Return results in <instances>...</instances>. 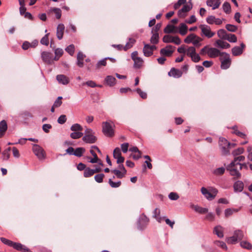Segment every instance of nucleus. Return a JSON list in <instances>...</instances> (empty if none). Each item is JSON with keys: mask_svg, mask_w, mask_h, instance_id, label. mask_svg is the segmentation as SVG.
<instances>
[{"mask_svg": "<svg viewBox=\"0 0 252 252\" xmlns=\"http://www.w3.org/2000/svg\"><path fill=\"white\" fill-rule=\"evenodd\" d=\"M225 28L227 31L231 32H235L238 29L237 26L231 24H226Z\"/></svg>", "mask_w": 252, "mask_h": 252, "instance_id": "nucleus-52", "label": "nucleus"}, {"mask_svg": "<svg viewBox=\"0 0 252 252\" xmlns=\"http://www.w3.org/2000/svg\"><path fill=\"white\" fill-rule=\"evenodd\" d=\"M152 35L150 39V42L152 44H157L159 41V34L158 33L152 32Z\"/></svg>", "mask_w": 252, "mask_h": 252, "instance_id": "nucleus-34", "label": "nucleus"}, {"mask_svg": "<svg viewBox=\"0 0 252 252\" xmlns=\"http://www.w3.org/2000/svg\"><path fill=\"white\" fill-rule=\"evenodd\" d=\"M222 52L216 48L209 47V46L206 45L202 48L200 52V54L204 55L206 54L211 58H216L219 56L220 57Z\"/></svg>", "mask_w": 252, "mask_h": 252, "instance_id": "nucleus-2", "label": "nucleus"}, {"mask_svg": "<svg viewBox=\"0 0 252 252\" xmlns=\"http://www.w3.org/2000/svg\"><path fill=\"white\" fill-rule=\"evenodd\" d=\"M175 48V47H173L172 45H167L165 48H162L160 50V53L162 55L170 57L172 55Z\"/></svg>", "mask_w": 252, "mask_h": 252, "instance_id": "nucleus-13", "label": "nucleus"}, {"mask_svg": "<svg viewBox=\"0 0 252 252\" xmlns=\"http://www.w3.org/2000/svg\"><path fill=\"white\" fill-rule=\"evenodd\" d=\"M94 174V172L93 171V169H92L89 167H87L84 172V176L85 178H88L91 177Z\"/></svg>", "mask_w": 252, "mask_h": 252, "instance_id": "nucleus-42", "label": "nucleus"}, {"mask_svg": "<svg viewBox=\"0 0 252 252\" xmlns=\"http://www.w3.org/2000/svg\"><path fill=\"white\" fill-rule=\"evenodd\" d=\"M49 33L45 34L41 39L40 43L43 44L47 46L49 44L48 35Z\"/></svg>", "mask_w": 252, "mask_h": 252, "instance_id": "nucleus-61", "label": "nucleus"}, {"mask_svg": "<svg viewBox=\"0 0 252 252\" xmlns=\"http://www.w3.org/2000/svg\"><path fill=\"white\" fill-rule=\"evenodd\" d=\"M231 128L233 130V131L232 132L233 133L236 134L238 136H239V137H241L242 138H243L244 139H247V135H246V134H245L243 132H240L238 129L237 126H232L231 127Z\"/></svg>", "mask_w": 252, "mask_h": 252, "instance_id": "nucleus-27", "label": "nucleus"}, {"mask_svg": "<svg viewBox=\"0 0 252 252\" xmlns=\"http://www.w3.org/2000/svg\"><path fill=\"white\" fill-rule=\"evenodd\" d=\"M244 183L241 181H237L234 183L233 188L235 191L241 192L244 189Z\"/></svg>", "mask_w": 252, "mask_h": 252, "instance_id": "nucleus-25", "label": "nucleus"}, {"mask_svg": "<svg viewBox=\"0 0 252 252\" xmlns=\"http://www.w3.org/2000/svg\"><path fill=\"white\" fill-rule=\"evenodd\" d=\"M74 50H75L74 46L73 44H71V45H69L65 48V51L67 53H68V54L69 55H70L71 56H72L73 55V54L74 53Z\"/></svg>", "mask_w": 252, "mask_h": 252, "instance_id": "nucleus-58", "label": "nucleus"}, {"mask_svg": "<svg viewBox=\"0 0 252 252\" xmlns=\"http://www.w3.org/2000/svg\"><path fill=\"white\" fill-rule=\"evenodd\" d=\"M168 197L171 200H177L179 199V196L176 192H171L169 194Z\"/></svg>", "mask_w": 252, "mask_h": 252, "instance_id": "nucleus-62", "label": "nucleus"}, {"mask_svg": "<svg viewBox=\"0 0 252 252\" xmlns=\"http://www.w3.org/2000/svg\"><path fill=\"white\" fill-rule=\"evenodd\" d=\"M104 177V174L101 173L95 175L94 178L96 182L101 183L103 182Z\"/></svg>", "mask_w": 252, "mask_h": 252, "instance_id": "nucleus-51", "label": "nucleus"}, {"mask_svg": "<svg viewBox=\"0 0 252 252\" xmlns=\"http://www.w3.org/2000/svg\"><path fill=\"white\" fill-rule=\"evenodd\" d=\"M201 193L209 200H212L217 195L218 190L214 188H210L209 190L204 187L201 189Z\"/></svg>", "mask_w": 252, "mask_h": 252, "instance_id": "nucleus-6", "label": "nucleus"}, {"mask_svg": "<svg viewBox=\"0 0 252 252\" xmlns=\"http://www.w3.org/2000/svg\"><path fill=\"white\" fill-rule=\"evenodd\" d=\"M41 58L44 62L47 64L53 63V55L51 53L44 51L41 53Z\"/></svg>", "mask_w": 252, "mask_h": 252, "instance_id": "nucleus-12", "label": "nucleus"}, {"mask_svg": "<svg viewBox=\"0 0 252 252\" xmlns=\"http://www.w3.org/2000/svg\"><path fill=\"white\" fill-rule=\"evenodd\" d=\"M224 171L225 168L223 167H221L216 169L214 171V173L216 175H221L224 173Z\"/></svg>", "mask_w": 252, "mask_h": 252, "instance_id": "nucleus-59", "label": "nucleus"}, {"mask_svg": "<svg viewBox=\"0 0 252 252\" xmlns=\"http://www.w3.org/2000/svg\"><path fill=\"white\" fill-rule=\"evenodd\" d=\"M84 136L82 137V140L89 144H93L97 141V137L94 135V132L91 128H87L84 132Z\"/></svg>", "mask_w": 252, "mask_h": 252, "instance_id": "nucleus-4", "label": "nucleus"}, {"mask_svg": "<svg viewBox=\"0 0 252 252\" xmlns=\"http://www.w3.org/2000/svg\"><path fill=\"white\" fill-rule=\"evenodd\" d=\"M222 9L226 13L229 14L231 11V6L229 2H225L222 5Z\"/></svg>", "mask_w": 252, "mask_h": 252, "instance_id": "nucleus-46", "label": "nucleus"}, {"mask_svg": "<svg viewBox=\"0 0 252 252\" xmlns=\"http://www.w3.org/2000/svg\"><path fill=\"white\" fill-rule=\"evenodd\" d=\"M245 159V157L244 156H236L233 160L226 166V170L229 172L230 175L233 177L234 180L241 178V174L238 169V166L241 164L240 162L243 161Z\"/></svg>", "mask_w": 252, "mask_h": 252, "instance_id": "nucleus-1", "label": "nucleus"}, {"mask_svg": "<svg viewBox=\"0 0 252 252\" xmlns=\"http://www.w3.org/2000/svg\"><path fill=\"white\" fill-rule=\"evenodd\" d=\"M116 78L111 75H108L105 78L104 81L106 84L110 87H112L116 84Z\"/></svg>", "mask_w": 252, "mask_h": 252, "instance_id": "nucleus-23", "label": "nucleus"}, {"mask_svg": "<svg viewBox=\"0 0 252 252\" xmlns=\"http://www.w3.org/2000/svg\"><path fill=\"white\" fill-rule=\"evenodd\" d=\"M52 11L54 12L56 15V18L57 19H59L61 18L62 16V11L59 8H53L52 9Z\"/></svg>", "mask_w": 252, "mask_h": 252, "instance_id": "nucleus-55", "label": "nucleus"}, {"mask_svg": "<svg viewBox=\"0 0 252 252\" xmlns=\"http://www.w3.org/2000/svg\"><path fill=\"white\" fill-rule=\"evenodd\" d=\"M136 40L134 38H129L128 41L126 43V45L124 47V50L127 51L128 49L131 48L135 43Z\"/></svg>", "mask_w": 252, "mask_h": 252, "instance_id": "nucleus-30", "label": "nucleus"}, {"mask_svg": "<svg viewBox=\"0 0 252 252\" xmlns=\"http://www.w3.org/2000/svg\"><path fill=\"white\" fill-rule=\"evenodd\" d=\"M162 40L164 43H174L176 45H179L181 43V39L178 36L165 35L163 36Z\"/></svg>", "mask_w": 252, "mask_h": 252, "instance_id": "nucleus-10", "label": "nucleus"}, {"mask_svg": "<svg viewBox=\"0 0 252 252\" xmlns=\"http://www.w3.org/2000/svg\"><path fill=\"white\" fill-rule=\"evenodd\" d=\"M11 150L10 147H8L5 150H4L2 153V158L3 160H7L10 157V152Z\"/></svg>", "mask_w": 252, "mask_h": 252, "instance_id": "nucleus-36", "label": "nucleus"}, {"mask_svg": "<svg viewBox=\"0 0 252 252\" xmlns=\"http://www.w3.org/2000/svg\"><path fill=\"white\" fill-rule=\"evenodd\" d=\"M195 48L193 46L189 47L187 50H186V54L189 57L192 56L194 54H195Z\"/></svg>", "mask_w": 252, "mask_h": 252, "instance_id": "nucleus-50", "label": "nucleus"}, {"mask_svg": "<svg viewBox=\"0 0 252 252\" xmlns=\"http://www.w3.org/2000/svg\"><path fill=\"white\" fill-rule=\"evenodd\" d=\"M70 129L73 131H81L83 130V127L80 125L75 124L72 125Z\"/></svg>", "mask_w": 252, "mask_h": 252, "instance_id": "nucleus-47", "label": "nucleus"}, {"mask_svg": "<svg viewBox=\"0 0 252 252\" xmlns=\"http://www.w3.org/2000/svg\"><path fill=\"white\" fill-rule=\"evenodd\" d=\"M215 45L221 49H227L230 47L228 43L220 39L216 41Z\"/></svg>", "mask_w": 252, "mask_h": 252, "instance_id": "nucleus-21", "label": "nucleus"}, {"mask_svg": "<svg viewBox=\"0 0 252 252\" xmlns=\"http://www.w3.org/2000/svg\"><path fill=\"white\" fill-rule=\"evenodd\" d=\"M85 152V149L83 147L77 148L74 150V155L77 157H81Z\"/></svg>", "mask_w": 252, "mask_h": 252, "instance_id": "nucleus-35", "label": "nucleus"}, {"mask_svg": "<svg viewBox=\"0 0 252 252\" xmlns=\"http://www.w3.org/2000/svg\"><path fill=\"white\" fill-rule=\"evenodd\" d=\"M176 28V27L171 25H168L166 26V27L164 29V32L166 33H170L174 32V30Z\"/></svg>", "mask_w": 252, "mask_h": 252, "instance_id": "nucleus-45", "label": "nucleus"}, {"mask_svg": "<svg viewBox=\"0 0 252 252\" xmlns=\"http://www.w3.org/2000/svg\"><path fill=\"white\" fill-rule=\"evenodd\" d=\"M144 46L143 47V52L144 56L146 57L151 56L153 54L151 48V45L149 44H146L144 42Z\"/></svg>", "mask_w": 252, "mask_h": 252, "instance_id": "nucleus-22", "label": "nucleus"}, {"mask_svg": "<svg viewBox=\"0 0 252 252\" xmlns=\"http://www.w3.org/2000/svg\"><path fill=\"white\" fill-rule=\"evenodd\" d=\"M108 183L110 187L113 188H117L119 187L121 185V182L118 181L117 182H114L112 181L111 179H109L108 180Z\"/></svg>", "mask_w": 252, "mask_h": 252, "instance_id": "nucleus-48", "label": "nucleus"}, {"mask_svg": "<svg viewBox=\"0 0 252 252\" xmlns=\"http://www.w3.org/2000/svg\"><path fill=\"white\" fill-rule=\"evenodd\" d=\"M64 30V25L63 24H59L57 28V36L58 39L61 40L63 38Z\"/></svg>", "mask_w": 252, "mask_h": 252, "instance_id": "nucleus-20", "label": "nucleus"}, {"mask_svg": "<svg viewBox=\"0 0 252 252\" xmlns=\"http://www.w3.org/2000/svg\"><path fill=\"white\" fill-rule=\"evenodd\" d=\"M134 61V65L133 66L136 68H140L143 64V61L141 58H138L137 59H135Z\"/></svg>", "mask_w": 252, "mask_h": 252, "instance_id": "nucleus-38", "label": "nucleus"}, {"mask_svg": "<svg viewBox=\"0 0 252 252\" xmlns=\"http://www.w3.org/2000/svg\"><path fill=\"white\" fill-rule=\"evenodd\" d=\"M233 235L238 240H242L244 236L243 231L240 230L235 231Z\"/></svg>", "mask_w": 252, "mask_h": 252, "instance_id": "nucleus-49", "label": "nucleus"}, {"mask_svg": "<svg viewBox=\"0 0 252 252\" xmlns=\"http://www.w3.org/2000/svg\"><path fill=\"white\" fill-rule=\"evenodd\" d=\"M199 28L201 30L202 33L209 38L212 37L215 34L214 32L211 31L210 27L208 25H200Z\"/></svg>", "mask_w": 252, "mask_h": 252, "instance_id": "nucleus-11", "label": "nucleus"}, {"mask_svg": "<svg viewBox=\"0 0 252 252\" xmlns=\"http://www.w3.org/2000/svg\"><path fill=\"white\" fill-rule=\"evenodd\" d=\"M193 208L194 211L200 214H204L208 212V209L206 208H203L197 205L194 206Z\"/></svg>", "mask_w": 252, "mask_h": 252, "instance_id": "nucleus-32", "label": "nucleus"}, {"mask_svg": "<svg viewBox=\"0 0 252 252\" xmlns=\"http://www.w3.org/2000/svg\"><path fill=\"white\" fill-rule=\"evenodd\" d=\"M183 72L181 70L173 67L168 72V75L173 76L174 78H178L182 76Z\"/></svg>", "mask_w": 252, "mask_h": 252, "instance_id": "nucleus-17", "label": "nucleus"}, {"mask_svg": "<svg viewBox=\"0 0 252 252\" xmlns=\"http://www.w3.org/2000/svg\"><path fill=\"white\" fill-rule=\"evenodd\" d=\"M25 247H26V246L22 245V244L19 243H16V242H14V244H13V245L12 247V248H14V249H15L17 251H21V252L24 251Z\"/></svg>", "mask_w": 252, "mask_h": 252, "instance_id": "nucleus-39", "label": "nucleus"}, {"mask_svg": "<svg viewBox=\"0 0 252 252\" xmlns=\"http://www.w3.org/2000/svg\"><path fill=\"white\" fill-rule=\"evenodd\" d=\"M215 244L217 246L220 247V248H221V249H222L223 250H227V246L224 242L220 241H216L215 242Z\"/></svg>", "mask_w": 252, "mask_h": 252, "instance_id": "nucleus-56", "label": "nucleus"}, {"mask_svg": "<svg viewBox=\"0 0 252 252\" xmlns=\"http://www.w3.org/2000/svg\"><path fill=\"white\" fill-rule=\"evenodd\" d=\"M56 79L60 84H62L64 85L68 84L69 82L68 77L63 74L57 75Z\"/></svg>", "mask_w": 252, "mask_h": 252, "instance_id": "nucleus-18", "label": "nucleus"}, {"mask_svg": "<svg viewBox=\"0 0 252 252\" xmlns=\"http://www.w3.org/2000/svg\"><path fill=\"white\" fill-rule=\"evenodd\" d=\"M114 127L112 122H104L102 123V131L106 136L112 137L114 136Z\"/></svg>", "mask_w": 252, "mask_h": 252, "instance_id": "nucleus-3", "label": "nucleus"}, {"mask_svg": "<svg viewBox=\"0 0 252 252\" xmlns=\"http://www.w3.org/2000/svg\"><path fill=\"white\" fill-rule=\"evenodd\" d=\"M225 40H227L230 42L235 43L237 42V38L234 34L228 33Z\"/></svg>", "mask_w": 252, "mask_h": 252, "instance_id": "nucleus-43", "label": "nucleus"}, {"mask_svg": "<svg viewBox=\"0 0 252 252\" xmlns=\"http://www.w3.org/2000/svg\"><path fill=\"white\" fill-rule=\"evenodd\" d=\"M214 233L219 238H222L223 237L222 227L220 225L217 226L214 228Z\"/></svg>", "mask_w": 252, "mask_h": 252, "instance_id": "nucleus-31", "label": "nucleus"}, {"mask_svg": "<svg viewBox=\"0 0 252 252\" xmlns=\"http://www.w3.org/2000/svg\"><path fill=\"white\" fill-rule=\"evenodd\" d=\"M149 222V218L144 214L140 215L137 221V228L139 230L145 229Z\"/></svg>", "mask_w": 252, "mask_h": 252, "instance_id": "nucleus-8", "label": "nucleus"}, {"mask_svg": "<svg viewBox=\"0 0 252 252\" xmlns=\"http://www.w3.org/2000/svg\"><path fill=\"white\" fill-rule=\"evenodd\" d=\"M19 4L20 5L19 10L21 15H24L26 12V8L25 7V0H19Z\"/></svg>", "mask_w": 252, "mask_h": 252, "instance_id": "nucleus-37", "label": "nucleus"}, {"mask_svg": "<svg viewBox=\"0 0 252 252\" xmlns=\"http://www.w3.org/2000/svg\"><path fill=\"white\" fill-rule=\"evenodd\" d=\"M240 245L242 248L248 250H251L252 248V245L247 241H243L241 242Z\"/></svg>", "mask_w": 252, "mask_h": 252, "instance_id": "nucleus-54", "label": "nucleus"}, {"mask_svg": "<svg viewBox=\"0 0 252 252\" xmlns=\"http://www.w3.org/2000/svg\"><path fill=\"white\" fill-rule=\"evenodd\" d=\"M83 135V133L81 131H74L72 132L70 136L71 138L76 139L81 138Z\"/></svg>", "mask_w": 252, "mask_h": 252, "instance_id": "nucleus-44", "label": "nucleus"}, {"mask_svg": "<svg viewBox=\"0 0 252 252\" xmlns=\"http://www.w3.org/2000/svg\"><path fill=\"white\" fill-rule=\"evenodd\" d=\"M113 157L117 159V163H123L125 158L122 156L121 150L119 148H116L113 151Z\"/></svg>", "mask_w": 252, "mask_h": 252, "instance_id": "nucleus-14", "label": "nucleus"}, {"mask_svg": "<svg viewBox=\"0 0 252 252\" xmlns=\"http://www.w3.org/2000/svg\"><path fill=\"white\" fill-rule=\"evenodd\" d=\"M202 40V39L197 36H196V38L193 40L192 43L196 47H199L201 46V44L200 42Z\"/></svg>", "mask_w": 252, "mask_h": 252, "instance_id": "nucleus-64", "label": "nucleus"}, {"mask_svg": "<svg viewBox=\"0 0 252 252\" xmlns=\"http://www.w3.org/2000/svg\"><path fill=\"white\" fill-rule=\"evenodd\" d=\"M32 151L35 155L39 159H43L45 158V152L43 149L38 145L34 144Z\"/></svg>", "mask_w": 252, "mask_h": 252, "instance_id": "nucleus-9", "label": "nucleus"}, {"mask_svg": "<svg viewBox=\"0 0 252 252\" xmlns=\"http://www.w3.org/2000/svg\"><path fill=\"white\" fill-rule=\"evenodd\" d=\"M227 33L224 29H220L217 32L218 36L221 39L225 40Z\"/></svg>", "mask_w": 252, "mask_h": 252, "instance_id": "nucleus-40", "label": "nucleus"}, {"mask_svg": "<svg viewBox=\"0 0 252 252\" xmlns=\"http://www.w3.org/2000/svg\"><path fill=\"white\" fill-rule=\"evenodd\" d=\"M240 208H227L224 211L225 217L227 218L232 215L234 213H237L239 211Z\"/></svg>", "mask_w": 252, "mask_h": 252, "instance_id": "nucleus-29", "label": "nucleus"}, {"mask_svg": "<svg viewBox=\"0 0 252 252\" xmlns=\"http://www.w3.org/2000/svg\"><path fill=\"white\" fill-rule=\"evenodd\" d=\"M245 47V45L242 43L240 46H235L232 49V53L235 56L241 55L243 52V49Z\"/></svg>", "mask_w": 252, "mask_h": 252, "instance_id": "nucleus-16", "label": "nucleus"}, {"mask_svg": "<svg viewBox=\"0 0 252 252\" xmlns=\"http://www.w3.org/2000/svg\"><path fill=\"white\" fill-rule=\"evenodd\" d=\"M111 172L114 173L119 179H122L123 178L125 177L126 174V173L121 171L120 170L117 169L112 170Z\"/></svg>", "mask_w": 252, "mask_h": 252, "instance_id": "nucleus-33", "label": "nucleus"}, {"mask_svg": "<svg viewBox=\"0 0 252 252\" xmlns=\"http://www.w3.org/2000/svg\"><path fill=\"white\" fill-rule=\"evenodd\" d=\"M135 91L143 99H146L147 97V93L143 92L140 88H137Z\"/></svg>", "mask_w": 252, "mask_h": 252, "instance_id": "nucleus-60", "label": "nucleus"}, {"mask_svg": "<svg viewBox=\"0 0 252 252\" xmlns=\"http://www.w3.org/2000/svg\"><path fill=\"white\" fill-rule=\"evenodd\" d=\"M85 55H84L82 52H79L77 54V64L80 67H82L83 66V61L85 57Z\"/></svg>", "mask_w": 252, "mask_h": 252, "instance_id": "nucleus-26", "label": "nucleus"}, {"mask_svg": "<svg viewBox=\"0 0 252 252\" xmlns=\"http://www.w3.org/2000/svg\"><path fill=\"white\" fill-rule=\"evenodd\" d=\"M196 37V35L194 33H191L187 36L184 40V42L187 44L192 43Z\"/></svg>", "mask_w": 252, "mask_h": 252, "instance_id": "nucleus-41", "label": "nucleus"}, {"mask_svg": "<svg viewBox=\"0 0 252 252\" xmlns=\"http://www.w3.org/2000/svg\"><path fill=\"white\" fill-rule=\"evenodd\" d=\"M244 152V149L243 148H239L237 149L234 150L232 152V155L234 157H236L237 156H239L242 154H243Z\"/></svg>", "mask_w": 252, "mask_h": 252, "instance_id": "nucleus-53", "label": "nucleus"}, {"mask_svg": "<svg viewBox=\"0 0 252 252\" xmlns=\"http://www.w3.org/2000/svg\"><path fill=\"white\" fill-rule=\"evenodd\" d=\"M220 60L221 62L220 66L222 69H226L229 67L231 64V59L228 54L222 52Z\"/></svg>", "mask_w": 252, "mask_h": 252, "instance_id": "nucleus-7", "label": "nucleus"}, {"mask_svg": "<svg viewBox=\"0 0 252 252\" xmlns=\"http://www.w3.org/2000/svg\"><path fill=\"white\" fill-rule=\"evenodd\" d=\"M220 0H207L206 3L208 6L212 7L213 10L218 8L220 4Z\"/></svg>", "mask_w": 252, "mask_h": 252, "instance_id": "nucleus-19", "label": "nucleus"}, {"mask_svg": "<svg viewBox=\"0 0 252 252\" xmlns=\"http://www.w3.org/2000/svg\"><path fill=\"white\" fill-rule=\"evenodd\" d=\"M187 32H188L187 26L183 23H181L179 26V32L182 35H185L187 33Z\"/></svg>", "mask_w": 252, "mask_h": 252, "instance_id": "nucleus-28", "label": "nucleus"}, {"mask_svg": "<svg viewBox=\"0 0 252 252\" xmlns=\"http://www.w3.org/2000/svg\"><path fill=\"white\" fill-rule=\"evenodd\" d=\"M219 144L222 155L226 156L230 154V142L225 138L220 137L219 138Z\"/></svg>", "mask_w": 252, "mask_h": 252, "instance_id": "nucleus-5", "label": "nucleus"}, {"mask_svg": "<svg viewBox=\"0 0 252 252\" xmlns=\"http://www.w3.org/2000/svg\"><path fill=\"white\" fill-rule=\"evenodd\" d=\"M7 129V125L5 120H2L0 122V137H2L5 134Z\"/></svg>", "mask_w": 252, "mask_h": 252, "instance_id": "nucleus-24", "label": "nucleus"}, {"mask_svg": "<svg viewBox=\"0 0 252 252\" xmlns=\"http://www.w3.org/2000/svg\"><path fill=\"white\" fill-rule=\"evenodd\" d=\"M192 4L190 3L189 5L185 4L184 5L183 7L180 9L178 12V15L180 18H184L186 16V13L190 11L192 8Z\"/></svg>", "mask_w": 252, "mask_h": 252, "instance_id": "nucleus-15", "label": "nucleus"}, {"mask_svg": "<svg viewBox=\"0 0 252 252\" xmlns=\"http://www.w3.org/2000/svg\"><path fill=\"white\" fill-rule=\"evenodd\" d=\"M191 59V61L194 63H198L199 62L201 58L199 56V55L195 53V54H194L192 56L190 57Z\"/></svg>", "mask_w": 252, "mask_h": 252, "instance_id": "nucleus-63", "label": "nucleus"}, {"mask_svg": "<svg viewBox=\"0 0 252 252\" xmlns=\"http://www.w3.org/2000/svg\"><path fill=\"white\" fill-rule=\"evenodd\" d=\"M107 60V58H105L102 60H100L97 62V63L96 64V68L97 69H99L101 67V66H106L107 64L106 60Z\"/></svg>", "mask_w": 252, "mask_h": 252, "instance_id": "nucleus-57", "label": "nucleus"}]
</instances>
